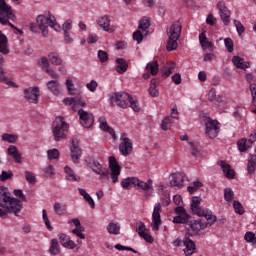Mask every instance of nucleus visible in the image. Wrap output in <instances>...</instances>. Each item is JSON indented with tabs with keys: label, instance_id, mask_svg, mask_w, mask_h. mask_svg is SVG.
Returning a JSON list of instances; mask_svg holds the SVG:
<instances>
[{
	"label": "nucleus",
	"instance_id": "nucleus-1",
	"mask_svg": "<svg viewBox=\"0 0 256 256\" xmlns=\"http://www.w3.org/2000/svg\"><path fill=\"white\" fill-rule=\"evenodd\" d=\"M217 221V216L213 215V212H206L204 218L197 220H190L186 223V233L188 237H197L201 235V232L207 227H211Z\"/></svg>",
	"mask_w": 256,
	"mask_h": 256
},
{
	"label": "nucleus",
	"instance_id": "nucleus-2",
	"mask_svg": "<svg viewBox=\"0 0 256 256\" xmlns=\"http://www.w3.org/2000/svg\"><path fill=\"white\" fill-rule=\"evenodd\" d=\"M0 207L2 212L5 213V217H7L8 213L17 215L23 209V204L20 200L11 197V194L7 192V188L0 187Z\"/></svg>",
	"mask_w": 256,
	"mask_h": 256
},
{
	"label": "nucleus",
	"instance_id": "nucleus-3",
	"mask_svg": "<svg viewBox=\"0 0 256 256\" xmlns=\"http://www.w3.org/2000/svg\"><path fill=\"white\" fill-rule=\"evenodd\" d=\"M10 21H17V16L13 13V8L5 2V0H0V23L1 25H9L11 29L19 32L20 35H23V30L17 28Z\"/></svg>",
	"mask_w": 256,
	"mask_h": 256
},
{
	"label": "nucleus",
	"instance_id": "nucleus-4",
	"mask_svg": "<svg viewBox=\"0 0 256 256\" xmlns=\"http://www.w3.org/2000/svg\"><path fill=\"white\" fill-rule=\"evenodd\" d=\"M10 21H17V16L13 13V8L5 2V0H0V23L1 25H9L11 29L19 32L20 35H23V30L17 28Z\"/></svg>",
	"mask_w": 256,
	"mask_h": 256
},
{
	"label": "nucleus",
	"instance_id": "nucleus-5",
	"mask_svg": "<svg viewBox=\"0 0 256 256\" xmlns=\"http://www.w3.org/2000/svg\"><path fill=\"white\" fill-rule=\"evenodd\" d=\"M181 24L179 22H174L168 29H167V37L168 40L166 42V51H176L179 44V37H181Z\"/></svg>",
	"mask_w": 256,
	"mask_h": 256
},
{
	"label": "nucleus",
	"instance_id": "nucleus-6",
	"mask_svg": "<svg viewBox=\"0 0 256 256\" xmlns=\"http://www.w3.org/2000/svg\"><path fill=\"white\" fill-rule=\"evenodd\" d=\"M39 29L42 31L43 37H49V27L54 31H59L61 26L57 24L55 16L53 15H39L36 19Z\"/></svg>",
	"mask_w": 256,
	"mask_h": 256
},
{
	"label": "nucleus",
	"instance_id": "nucleus-7",
	"mask_svg": "<svg viewBox=\"0 0 256 256\" xmlns=\"http://www.w3.org/2000/svg\"><path fill=\"white\" fill-rule=\"evenodd\" d=\"M67 131H69V124L62 116H57L52 124V134L54 141H63L67 139Z\"/></svg>",
	"mask_w": 256,
	"mask_h": 256
},
{
	"label": "nucleus",
	"instance_id": "nucleus-8",
	"mask_svg": "<svg viewBox=\"0 0 256 256\" xmlns=\"http://www.w3.org/2000/svg\"><path fill=\"white\" fill-rule=\"evenodd\" d=\"M109 161V170H110V179L112 183H117L119 181V176L121 175V166L115 156H110L108 158Z\"/></svg>",
	"mask_w": 256,
	"mask_h": 256
},
{
	"label": "nucleus",
	"instance_id": "nucleus-9",
	"mask_svg": "<svg viewBox=\"0 0 256 256\" xmlns=\"http://www.w3.org/2000/svg\"><path fill=\"white\" fill-rule=\"evenodd\" d=\"M119 151L123 157H129L130 153H133V141L126 137V134H122L120 138Z\"/></svg>",
	"mask_w": 256,
	"mask_h": 256
},
{
	"label": "nucleus",
	"instance_id": "nucleus-10",
	"mask_svg": "<svg viewBox=\"0 0 256 256\" xmlns=\"http://www.w3.org/2000/svg\"><path fill=\"white\" fill-rule=\"evenodd\" d=\"M70 157L74 163H79V159L83 156V150L79 147V139L72 138L70 140Z\"/></svg>",
	"mask_w": 256,
	"mask_h": 256
},
{
	"label": "nucleus",
	"instance_id": "nucleus-11",
	"mask_svg": "<svg viewBox=\"0 0 256 256\" xmlns=\"http://www.w3.org/2000/svg\"><path fill=\"white\" fill-rule=\"evenodd\" d=\"M111 99L118 107L127 109L129 107V101H131V96L126 92H116Z\"/></svg>",
	"mask_w": 256,
	"mask_h": 256
},
{
	"label": "nucleus",
	"instance_id": "nucleus-12",
	"mask_svg": "<svg viewBox=\"0 0 256 256\" xmlns=\"http://www.w3.org/2000/svg\"><path fill=\"white\" fill-rule=\"evenodd\" d=\"M78 115L82 127H84L85 129H90V127H93V123H95V118L93 117V114L91 112L79 109Z\"/></svg>",
	"mask_w": 256,
	"mask_h": 256
},
{
	"label": "nucleus",
	"instance_id": "nucleus-13",
	"mask_svg": "<svg viewBox=\"0 0 256 256\" xmlns=\"http://www.w3.org/2000/svg\"><path fill=\"white\" fill-rule=\"evenodd\" d=\"M204 122L206 125V135L210 139H215L219 133V122L211 120V118H205Z\"/></svg>",
	"mask_w": 256,
	"mask_h": 256
},
{
	"label": "nucleus",
	"instance_id": "nucleus-14",
	"mask_svg": "<svg viewBox=\"0 0 256 256\" xmlns=\"http://www.w3.org/2000/svg\"><path fill=\"white\" fill-rule=\"evenodd\" d=\"M161 203H158L153 210L152 213V222L151 228L152 231H159V227L161 226Z\"/></svg>",
	"mask_w": 256,
	"mask_h": 256
},
{
	"label": "nucleus",
	"instance_id": "nucleus-15",
	"mask_svg": "<svg viewBox=\"0 0 256 256\" xmlns=\"http://www.w3.org/2000/svg\"><path fill=\"white\" fill-rule=\"evenodd\" d=\"M39 95H41L39 93V87H30L24 90V97L29 103L37 105L39 103Z\"/></svg>",
	"mask_w": 256,
	"mask_h": 256
},
{
	"label": "nucleus",
	"instance_id": "nucleus-16",
	"mask_svg": "<svg viewBox=\"0 0 256 256\" xmlns=\"http://www.w3.org/2000/svg\"><path fill=\"white\" fill-rule=\"evenodd\" d=\"M219 13H220V18L221 21L224 25H229L230 23V19H231V11L229 10V8H227V6L225 5V2L220 1L217 4Z\"/></svg>",
	"mask_w": 256,
	"mask_h": 256
},
{
	"label": "nucleus",
	"instance_id": "nucleus-17",
	"mask_svg": "<svg viewBox=\"0 0 256 256\" xmlns=\"http://www.w3.org/2000/svg\"><path fill=\"white\" fill-rule=\"evenodd\" d=\"M191 210L194 215H198V217H205L209 210H204L201 208V198L194 196L192 197Z\"/></svg>",
	"mask_w": 256,
	"mask_h": 256
},
{
	"label": "nucleus",
	"instance_id": "nucleus-18",
	"mask_svg": "<svg viewBox=\"0 0 256 256\" xmlns=\"http://www.w3.org/2000/svg\"><path fill=\"white\" fill-rule=\"evenodd\" d=\"M136 231L138 232V235L142 237V239H145L147 241V243H153L155 241L153 236L147 233V231L149 230L145 226V223H143L142 221L136 223Z\"/></svg>",
	"mask_w": 256,
	"mask_h": 256
},
{
	"label": "nucleus",
	"instance_id": "nucleus-19",
	"mask_svg": "<svg viewBox=\"0 0 256 256\" xmlns=\"http://www.w3.org/2000/svg\"><path fill=\"white\" fill-rule=\"evenodd\" d=\"M256 141V132L254 134H251L249 139L242 138L237 141V145L239 148V151L241 153H245Z\"/></svg>",
	"mask_w": 256,
	"mask_h": 256
},
{
	"label": "nucleus",
	"instance_id": "nucleus-20",
	"mask_svg": "<svg viewBox=\"0 0 256 256\" xmlns=\"http://www.w3.org/2000/svg\"><path fill=\"white\" fill-rule=\"evenodd\" d=\"M191 236H184L183 239V245L185 246L184 253L186 256H191L193 253H195L197 246L195 245V242L189 238Z\"/></svg>",
	"mask_w": 256,
	"mask_h": 256
},
{
	"label": "nucleus",
	"instance_id": "nucleus-21",
	"mask_svg": "<svg viewBox=\"0 0 256 256\" xmlns=\"http://www.w3.org/2000/svg\"><path fill=\"white\" fill-rule=\"evenodd\" d=\"M170 185L171 187H178V189H181V187L185 185V176L179 172L172 174L170 176Z\"/></svg>",
	"mask_w": 256,
	"mask_h": 256
},
{
	"label": "nucleus",
	"instance_id": "nucleus-22",
	"mask_svg": "<svg viewBox=\"0 0 256 256\" xmlns=\"http://www.w3.org/2000/svg\"><path fill=\"white\" fill-rule=\"evenodd\" d=\"M97 24L100 29H103V31H106L108 33H113V29L111 28V20L109 19V16L104 15L100 17L97 20Z\"/></svg>",
	"mask_w": 256,
	"mask_h": 256
},
{
	"label": "nucleus",
	"instance_id": "nucleus-23",
	"mask_svg": "<svg viewBox=\"0 0 256 256\" xmlns=\"http://www.w3.org/2000/svg\"><path fill=\"white\" fill-rule=\"evenodd\" d=\"M98 122L100 125V129L102 131H105L106 133H109V135H111L112 139H114L115 141L117 139V135H115V130H113V128H111L107 123V119L104 116H102L99 118Z\"/></svg>",
	"mask_w": 256,
	"mask_h": 256
},
{
	"label": "nucleus",
	"instance_id": "nucleus-24",
	"mask_svg": "<svg viewBox=\"0 0 256 256\" xmlns=\"http://www.w3.org/2000/svg\"><path fill=\"white\" fill-rule=\"evenodd\" d=\"M218 165H220L225 177L227 179H235V170L231 169V165L227 164L225 161H219Z\"/></svg>",
	"mask_w": 256,
	"mask_h": 256
},
{
	"label": "nucleus",
	"instance_id": "nucleus-25",
	"mask_svg": "<svg viewBox=\"0 0 256 256\" xmlns=\"http://www.w3.org/2000/svg\"><path fill=\"white\" fill-rule=\"evenodd\" d=\"M115 63H117L116 72L120 75H123V73H125L127 69H129V64L124 58H117Z\"/></svg>",
	"mask_w": 256,
	"mask_h": 256
},
{
	"label": "nucleus",
	"instance_id": "nucleus-26",
	"mask_svg": "<svg viewBox=\"0 0 256 256\" xmlns=\"http://www.w3.org/2000/svg\"><path fill=\"white\" fill-rule=\"evenodd\" d=\"M92 171L96 173V175H100L101 177H108L109 176V170L103 169L101 166V163L99 162H93L91 166Z\"/></svg>",
	"mask_w": 256,
	"mask_h": 256
},
{
	"label": "nucleus",
	"instance_id": "nucleus-27",
	"mask_svg": "<svg viewBox=\"0 0 256 256\" xmlns=\"http://www.w3.org/2000/svg\"><path fill=\"white\" fill-rule=\"evenodd\" d=\"M199 41L203 51H211L213 49V43L207 40V35H205V32H202L199 35Z\"/></svg>",
	"mask_w": 256,
	"mask_h": 256
},
{
	"label": "nucleus",
	"instance_id": "nucleus-28",
	"mask_svg": "<svg viewBox=\"0 0 256 256\" xmlns=\"http://www.w3.org/2000/svg\"><path fill=\"white\" fill-rule=\"evenodd\" d=\"M8 155L14 159L15 163H21V160L23 157L21 156V153L19 152V149L16 148V146L10 145L8 147Z\"/></svg>",
	"mask_w": 256,
	"mask_h": 256
},
{
	"label": "nucleus",
	"instance_id": "nucleus-29",
	"mask_svg": "<svg viewBox=\"0 0 256 256\" xmlns=\"http://www.w3.org/2000/svg\"><path fill=\"white\" fill-rule=\"evenodd\" d=\"M7 43V36L0 31V53L2 55H9V46Z\"/></svg>",
	"mask_w": 256,
	"mask_h": 256
},
{
	"label": "nucleus",
	"instance_id": "nucleus-30",
	"mask_svg": "<svg viewBox=\"0 0 256 256\" xmlns=\"http://www.w3.org/2000/svg\"><path fill=\"white\" fill-rule=\"evenodd\" d=\"M232 63L237 69H249L250 67L249 62H245V60L239 56H233Z\"/></svg>",
	"mask_w": 256,
	"mask_h": 256
},
{
	"label": "nucleus",
	"instance_id": "nucleus-31",
	"mask_svg": "<svg viewBox=\"0 0 256 256\" xmlns=\"http://www.w3.org/2000/svg\"><path fill=\"white\" fill-rule=\"evenodd\" d=\"M47 88L53 95H59L61 93V84L59 83V80H52L47 83Z\"/></svg>",
	"mask_w": 256,
	"mask_h": 256
},
{
	"label": "nucleus",
	"instance_id": "nucleus-32",
	"mask_svg": "<svg viewBox=\"0 0 256 256\" xmlns=\"http://www.w3.org/2000/svg\"><path fill=\"white\" fill-rule=\"evenodd\" d=\"M49 253L50 255H59L61 253V246H59L58 239H52L50 241Z\"/></svg>",
	"mask_w": 256,
	"mask_h": 256
},
{
	"label": "nucleus",
	"instance_id": "nucleus-33",
	"mask_svg": "<svg viewBox=\"0 0 256 256\" xmlns=\"http://www.w3.org/2000/svg\"><path fill=\"white\" fill-rule=\"evenodd\" d=\"M134 181H136L135 187H138V189H141L142 191H149V189L153 187L152 180H148L147 182H144L136 178V180Z\"/></svg>",
	"mask_w": 256,
	"mask_h": 256
},
{
	"label": "nucleus",
	"instance_id": "nucleus-34",
	"mask_svg": "<svg viewBox=\"0 0 256 256\" xmlns=\"http://www.w3.org/2000/svg\"><path fill=\"white\" fill-rule=\"evenodd\" d=\"M149 27H151V21H149V19H142L139 21L138 29L139 31H142L144 35L149 34Z\"/></svg>",
	"mask_w": 256,
	"mask_h": 256
},
{
	"label": "nucleus",
	"instance_id": "nucleus-35",
	"mask_svg": "<svg viewBox=\"0 0 256 256\" xmlns=\"http://www.w3.org/2000/svg\"><path fill=\"white\" fill-rule=\"evenodd\" d=\"M48 61H50L52 65H62L63 63V59H61V56H59L57 52H51L48 55Z\"/></svg>",
	"mask_w": 256,
	"mask_h": 256
},
{
	"label": "nucleus",
	"instance_id": "nucleus-36",
	"mask_svg": "<svg viewBox=\"0 0 256 256\" xmlns=\"http://www.w3.org/2000/svg\"><path fill=\"white\" fill-rule=\"evenodd\" d=\"M64 171H65V173H66V175H67V176H66V179H67L68 181H81V177L75 175V172L73 171V169H71V167L66 166V167L64 168Z\"/></svg>",
	"mask_w": 256,
	"mask_h": 256
},
{
	"label": "nucleus",
	"instance_id": "nucleus-37",
	"mask_svg": "<svg viewBox=\"0 0 256 256\" xmlns=\"http://www.w3.org/2000/svg\"><path fill=\"white\" fill-rule=\"evenodd\" d=\"M137 178L128 177L121 181V186L123 189H131V187H135Z\"/></svg>",
	"mask_w": 256,
	"mask_h": 256
},
{
	"label": "nucleus",
	"instance_id": "nucleus-38",
	"mask_svg": "<svg viewBox=\"0 0 256 256\" xmlns=\"http://www.w3.org/2000/svg\"><path fill=\"white\" fill-rule=\"evenodd\" d=\"M146 69H147V71H150V75L155 77V75H157L159 73V64L155 60L153 62L148 63L146 65Z\"/></svg>",
	"mask_w": 256,
	"mask_h": 256
},
{
	"label": "nucleus",
	"instance_id": "nucleus-39",
	"mask_svg": "<svg viewBox=\"0 0 256 256\" xmlns=\"http://www.w3.org/2000/svg\"><path fill=\"white\" fill-rule=\"evenodd\" d=\"M190 153L192 157H201L203 153L199 149V146L195 145V142H189Z\"/></svg>",
	"mask_w": 256,
	"mask_h": 256
},
{
	"label": "nucleus",
	"instance_id": "nucleus-40",
	"mask_svg": "<svg viewBox=\"0 0 256 256\" xmlns=\"http://www.w3.org/2000/svg\"><path fill=\"white\" fill-rule=\"evenodd\" d=\"M107 231L110 235H119V231H121V227L117 225V223H109L107 226Z\"/></svg>",
	"mask_w": 256,
	"mask_h": 256
},
{
	"label": "nucleus",
	"instance_id": "nucleus-41",
	"mask_svg": "<svg viewBox=\"0 0 256 256\" xmlns=\"http://www.w3.org/2000/svg\"><path fill=\"white\" fill-rule=\"evenodd\" d=\"M17 139H19V137L15 134H3L2 135V141H7V143H17Z\"/></svg>",
	"mask_w": 256,
	"mask_h": 256
},
{
	"label": "nucleus",
	"instance_id": "nucleus-42",
	"mask_svg": "<svg viewBox=\"0 0 256 256\" xmlns=\"http://www.w3.org/2000/svg\"><path fill=\"white\" fill-rule=\"evenodd\" d=\"M234 198H235V193L233 192V190H231V188H225L224 189L225 201H227L228 203H231V201H233Z\"/></svg>",
	"mask_w": 256,
	"mask_h": 256
},
{
	"label": "nucleus",
	"instance_id": "nucleus-43",
	"mask_svg": "<svg viewBox=\"0 0 256 256\" xmlns=\"http://www.w3.org/2000/svg\"><path fill=\"white\" fill-rule=\"evenodd\" d=\"M224 45L228 53H233V51H235V43L233 42V39L231 38L224 39Z\"/></svg>",
	"mask_w": 256,
	"mask_h": 256
},
{
	"label": "nucleus",
	"instance_id": "nucleus-44",
	"mask_svg": "<svg viewBox=\"0 0 256 256\" xmlns=\"http://www.w3.org/2000/svg\"><path fill=\"white\" fill-rule=\"evenodd\" d=\"M5 64V57L0 54V81L3 83L7 82V77H5V72L3 71V65Z\"/></svg>",
	"mask_w": 256,
	"mask_h": 256
},
{
	"label": "nucleus",
	"instance_id": "nucleus-45",
	"mask_svg": "<svg viewBox=\"0 0 256 256\" xmlns=\"http://www.w3.org/2000/svg\"><path fill=\"white\" fill-rule=\"evenodd\" d=\"M233 207H234L235 213H237L238 215H243V213H245V209L243 208V205L241 204V202L234 200Z\"/></svg>",
	"mask_w": 256,
	"mask_h": 256
},
{
	"label": "nucleus",
	"instance_id": "nucleus-46",
	"mask_svg": "<svg viewBox=\"0 0 256 256\" xmlns=\"http://www.w3.org/2000/svg\"><path fill=\"white\" fill-rule=\"evenodd\" d=\"M25 179L31 185H35V183H37V178L35 177V173L31 171H25Z\"/></svg>",
	"mask_w": 256,
	"mask_h": 256
},
{
	"label": "nucleus",
	"instance_id": "nucleus-47",
	"mask_svg": "<svg viewBox=\"0 0 256 256\" xmlns=\"http://www.w3.org/2000/svg\"><path fill=\"white\" fill-rule=\"evenodd\" d=\"M203 186V183L201 181H194L193 186H188L187 191L188 193H195V191H199L201 187Z\"/></svg>",
	"mask_w": 256,
	"mask_h": 256
},
{
	"label": "nucleus",
	"instance_id": "nucleus-48",
	"mask_svg": "<svg viewBox=\"0 0 256 256\" xmlns=\"http://www.w3.org/2000/svg\"><path fill=\"white\" fill-rule=\"evenodd\" d=\"M54 211L59 216L65 215V213H66L65 208H63V204H61L59 202L54 203Z\"/></svg>",
	"mask_w": 256,
	"mask_h": 256
},
{
	"label": "nucleus",
	"instance_id": "nucleus-49",
	"mask_svg": "<svg viewBox=\"0 0 256 256\" xmlns=\"http://www.w3.org/2000/svg\"><path fill=\"white\" fill-rule=\"evenodd\" d=\"M42 218L47 227V230L53 231V226H51V221H49V217H47V210H42Z\"/></svg>",
	"mask_w": 256,
	"mask_h": 256
},
{
	"label": "nucleus",
	"instance_id": "nucleus-50",
	"mask_svg": "<svg viewBox=\"0 0 256 256\" xmlns=\"http://www.w3.org/2000/svg\"><path fill=\"white\" fill-rule=\"evenodd\" d=\"M187 219H188L187 214H184L183 216L178 215L173 218V223H177V224L185 223V225H187V223L189 222L187 221Z\"/></svg>",
	"mask_w": 256,
	"mask_h": 256
},
{
	"label": "nucleus",
	"instance_id": "nucleus-51",
	"mask_svg": "<svg viewBox=\"0 0 256 256\" xmlns=\"http://www.w3.org/2000/svg\"><path fill=\"white\" fill-rule=\"evenodd\" d=\"M98 59L100 63H107L109 61V54L106 51L99 50L98 51Z\"/></svg>",
	"mask_w": 256,
	"mask_h": 256
},
{
	"label": "nucleus",
	"instance_id": "nucleus-52",
	"mask_svg": "<svg viewBox=\"0 0 256 256\" xmlns=\"http://www.w3.org/2000/svg\"><path fill=\"white\" fill-rule=\"evenodd\" d=\"M74 86L73 81L69 79L66 80V87L69 95H79V93L75 92V89H73Z\"/></svg>",
	"mask_w": 256,
	"mask_h": 256
},
{
	"label": "nucleus",
	"instance_id": "nucleus-53",
	"mask_svg": "<svg viewBox=\"0 0 256 256\" xmlns=\"http://www.w3.org/2000/svg\"><path fill=\"white\" fill-rule=\"evenodd\" d=\"M130 104L131 109L135 111V113H139L141 111V107L137 103V101L133 100V98L130 96V100L128 101V105Z\"/></svg>",
	"mask_w": 256,
	"mask_h": 256
},
{
	"label": "nucleus",
	"instance_id": "nucleus-54",
	"mask_svg": "<svg viewBox=\"0 0 256 256\" xmlns=\"http://www.w3.org/2000/svg\"><path fill=\"white\" fill-rule=\"evenodd\" d=\"M48 159L53 160V159H59V150L58 149H52L47 151Z\"/></svg>",
	"mask_w": 256,
	"mask_h": 256
},
{
	"label": "nucleus",
	"instance_id": "nucleus-55",
	"mask_svg": "<svg viewBox=\"0 0 256 256\" xmlns=\"http://www.w3.org/2000/svg\"><path fill=\"white\" fill-rule=\"evenodd\" d=\"M234 25L236 27L238 35H242L245 33V26H243L240 21L234 20Z\"/></svg>",
	"mask_w": 256,
	"mask_h": 256
},
{
	"label": "nucleus",
	"instance_id": "nucleus-56",
	"mask_svg": "<svg viewBox=\"0 0 256 256\" xmlns=\"http://www.w3.org/2000/svg\"><path fill=\"white\" fill-rule=\"evenodd\" d=\"M58 238L63 247L65 246L66 243H68L71 240V238L67 234H64V233L58 234Z\"/></svg>",
	"mask_w": 256,
	"mask_h": 256
},
{
	"label": "nucleus",
	"instance_id": "nucleus-57",
	"mask_svg": "<svg viewBox=\"0 0 256 256\" xmlns=\"http://www.w3.org/2000/svg\"><path fill=\"white\" fill-rule=\"evenodd\" d=\"M78 105L79 107H85L87 103L80 97H74V106L72 107L73 111H75V107Z\"/></svg>",
	"mask_w": 256,
	"mask_h": 256
},
{
	"label": "nucleus",
	"instance_id": "nucleus-58",
	"mask_svg": "<svg viewBox=\"0 0 256 256\" xmlns=\"http://www.w3.org/2000/svg\"><path fill=\"white\" fill-rule=\"evenodd\" d=\"M173 71H175V63L168 68H164L162 77H169L171 74H173Z\"/></svg>",
	"mask_w": 256,
	"mask_h": 256
},
{
	"label": "nucleus",
	"instance_id": "nucleus-59",
	"mask_svg": "<svg viewBox=\"0 0 256 256\" xmlns=\"http://www.w3.org/2000/svg\"><path fill=\"white\" fill-rule=\"evenodd\" d=\"M83 231H85V228L79 227L72 230V233L76 235V237H79L80 239H85V234H82Z\"/></svg>",
	"mask_w": 256,
	"mask_h": 256
},
{
	"label": "nucleus",
	"instance_id": "nucleus-60",
	"mask_svg": "<svg viewBox=\"0 0 256 256\" xmlns=\"http://www.w3.org/2000/svg\"><path fill=\"white\" fill-rule=\"evenodd\" d=\"M143 35H145V34L143 32H141V30H136L133 33L134 41H137V43H141V41H143Z\"/></svg>",
	"mask_w": 256,
	"mask_h": 256
},
{
	"label": "nucleus",
	"instance_id": "nucleus-61",
	"mask_svg": "<svg viewBox=\"0 0 256 256\" xmlns=\"http://www.w3.org/2000/svg\"><path fill=\"white\" fill-rule=\"evenodd\" d=\"M11 177H13V172L11 170L2 171V174L0 175V181H7V179H11Z\"/></svg>",
	"mask_w": 256,
	"mask_h": 256
},
{
	"label": "nucleus",
	"instance_id": "nucleus-62",
	"mask_svg": "<svg viewBox=\"0 0 256 256\" xmlns=\"http://www.w3.org/2000/svg\"><path fill=\"white\" fill-rule=\"evenodd\" d=\"M245 241H247L248 243H255L256 241V236L255 233L253 232H246L245 236H244Z\"/></svg>",
	"mask_w": 256,
	"mask_h": 256
},
{
	"label": "nucleus",
	"instance_id": "nucleus-63",
	"mask_svg": "<svg viewBox=\"0 0 256 256\" xmlns=\"http://www.w3.org/2000/svg\"><path fill=\"white\" fill-rule=\"evenodd\" d=\"M44 71L47 73V75H50L52 79L59 80V74L55 73V70L51 68H44Z\"/></svg>",
	"mask_w": 256,
	"mask_h": 256
},
{
	"label": "nucleus",
	"instance_id": "nucleus-64",
	"mask_svg": "<svg viewBox=\"0 0 256 256\" xmlns=\"http://www.w3.org/2000/svg\"><path fill=\"white\" fill-rule=\"evenodd\" d=\"M45 177H51L52 175H55V168L53 166H48L45 171Z\"/></svg>",
	"mask_w": 256,
	"mask_h": 256
}]
</instances>
